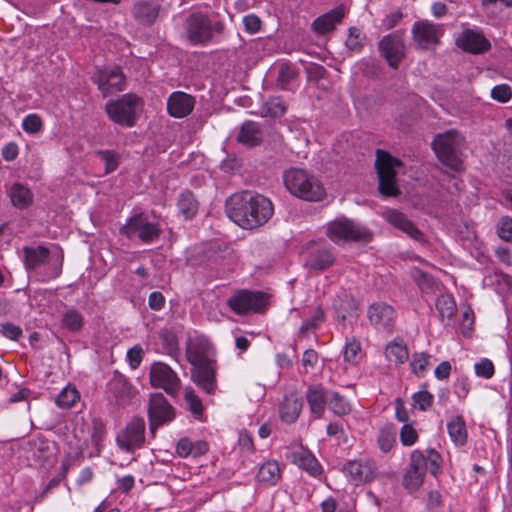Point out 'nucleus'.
<instances>
[{
    "mask_svg": "<svg viewBox=\"0 0 512 512\" xmlns=\"http://www.w3.org/2000/svg\"><path fill=\"white\" fill-rule=\"evenodd\" d=\"M297 71L290 63H281L278 67L277 84L281 89H286L289 83L296 77Z\"/></svg>",
    "mask_w": 512,
    "mask_h": 512,
    "instance_id": "a18cd8bd",
    "label": "nucleus"
},
{
    "mask_svg": "<svg viewBox=\"0 0 512 512\" xmlns=\"http://www.w3.org/2000/svg\"><path fill=\"white\" fill-rule=\"evenodd\" d=\"M436 308L439 311L442 319H450L454 316L457 309L454 298L447 294H442L437 297Z\"/></svg>",
    "mask_w": 512,
    "mask_h": 512,
    "instance_id": "79ce46f5",
    "label": "nucleus"
},
{
    "mask_svg": "<svg viewBox=\"0 0 512 512\" xmlns=\"http://www.w3.org/2000/svg\"><path fill=\"white\" fill-rule=\"evenodd\" d=\"M498 235L505 241H512V219L502 217L498 224Z\"/></svg>",
    "mask_w": 512,
    "mask_h": 512,
    "instance_id": "13d9d810",
    "label": "nucleus"
},
{
    "mask_svg": "<svg viewBox=\"0 0 512 512\" xmlns=\"http://www.w3.org/2000/svg\"><path fill=\"white\" fill-rule=\"evenodd\" d=\"M323 318L324 313L320 308H318L314 316L311 317V319L306 320L302 323L300 327V332L305 334L308 331L315 329L319 325V323L323 321Z\"/></svg>",
    "mask_w": 512,
    "mask_h": 512,
    "instance_id": "680f3d73",
    "label": "nucleus"
},
{
    "mask_svg": "<svg viewBox=\"0 0 512 512\" xmlns=\"http://www.w3.org/2000/svg\"><path fill=\"white\" fill-rule=\"evenodd\" d=\"M411 34L417 49L431 51L440 44L444 28L442 24L419 20L414 22Z\"/></svg>",
    "mask_w": 512,
    "mask_h": 512,
    "instance_id": "9b49d317",
    "label": "nucleus"
},
{
    "mask_svg": "<svg viewBox=\"0 0 512 512\" xmlns=\"http://www.w3.org/2000/svg\"><path fill=\"white\" fill-rule=\"evenodd\" d=\"M192 441L187 438H181L176 446V453L182 458H187L191 455Z\"/></svg>",
    "mask_w": 512,
    "mask_h": 512,
    "instance_id": "338daca9",
    "label": "nucleus"
},
{
    "mask_svg": "<svg viewBox=\"0 0 512 512\" xmlns=\"http://www.w3.org/2000/svg\"><path fill=\"white\" fill-rule=\"evenodd\" d=\"M146 423L142 417H133L116 436L118 448L127 453H134L145 444Z\"/></svg>",
    "mask_w": 512,
    "mask_h": 512,
    "instance_id": "1a4fd4ad",
    "label": "nucleus"
},
{
    "mask_svg": "<svg viewBox=\"0 0 512 512\" xmlns=\"http://www.w3.org/2000/svg\"><path fill=\"white\" fill-rule=\"evenodd\" d=\"M401 165L402 162L388 152L377 150L375 168L379 178V191L382 195L392 197L400 193L396 184L395 169Z\"/></svg>",
    "mask_w": 512,
    "mask_h": 512,
    "instance_id": "423d86ee",
    "label": "nucleus"
},
{
    "mask_svg": "<svg viewBox=\"0 0 512 512\" xmlns=\"http://www.w3.org/2000/svg\"><path fill=\"white\" fill-rule=\"evenodd\" d=\"M345 16V8L340 5L327 13L319 16L312 23L314 31L318 34H326L333 31Z\"/></svg>",
    "mask_w": 512,
    "mask_h": 512,
    "instance_id": "393cba45",
    "label": "nucleus"
},
{
    "mask_svg": "<svg viewBox=\"0 0 512 512\" xmlns=\"http://www.w3.org/2000/svg\"><path fill=\"white\" fill-rule=\"evenodd\" d=\"M418 434L409 424H404L400 431V440L404 446H410L416 442Z\"/></svg>",
    "mask_w": 512,
    "mask_h": 512,
    "instance_id": "4d7b16f0",
    "label": "nucleus"
},
{
    "mask_svg": "<svg viewBox=\"0 0 512 512\" xmlns=\"http://www.w3.org/2000/svg\"><path fill=\"white\" fill-rule=\"evenodd\" d=\"M403 36L404 33L400 30H397L384 36L379 42V50L381 55L393 68H397L405 57V44Z\"/></svg>",
    "mask_w": 512,
    "mask_h": 512,
    "instance_id": "2eb2a0df",
    "label": "nucleus"
},
{
    "mask_svg": "<svg viewBox=\"0 0 512 512\" xmlns=\"http://www.w3.org/2000/svg\"><path fill=\"white\" fill-rule=\"evenodd\" d=\"M396 442V431L391 427L382 428L377 436V444L379 449L387 453L389 452Z\"/></svg>",
    "mask_w": 512,
    "mask_h": 512,
    "instance_id": "c03bdc74",
    "label": "nucleus"
},
{
    "mask_svg": "<svg viewBox=\"0 0 512 512\" xmlns=\"http://www.w3.org/2000/svg\"><path fill=\"white\" fill-rule=\"evenodd\" d=\"M195 97L182 91L173 92L167 99V112L174 118H184L194 109Z\"/></svg>",
    "mask_w": 512,
    "mask_h": 512,
    "instance_id": "4be33fe9",
    "label": "nucleus"
},
{
    "mask_svg": "<svg viewBox=\"0 0 512 512\" xmlns=\"http://www.w3.org/2000/svg\"><path fill=\"white\" fill-rule=\"evenodd\" d=\"M161 6L154 0L139 1L134 4L132 14L144 26H151L158 18Z\"/></svg>",
    "mask_w": 512,
    "mask_h": 512,
    "instance_id": "b1692460",
    "label": "nucleus"
},
{
    "mask_svg": "<svg viewBox=\"0 0 512 512\" xmlns=\"http://www.w3.org/2000/svg\"><path fill=\"white\" fill-rule=\"evenodd\" d=\"M427 460V469L429 468L432 475L437 476L440 472L441 468V462L442 458L441 455L435 451L430 450L428 456L426 457Z\"/></svg>",
    "mask_w": 512,
    "mask_h": 512,
    "instance_id": "bf43d9fd",
    "label": "nucleus"
},
{
    "mask_svg": "<svg viewBox=\"0 0 512 512\" xmlns=\"http://www.w3.org/2000/svg\"><path fill=\"white\" fill-rule=\"evenodd\" d=\"M385 354L390 362L395 364H403L409 357L407 346L400 341H392L386 346Z\"/></svg>",
    "mask_w": 512,
    "mask_h": 512,
    "instance_id": "c9c22d12",
    "label": "nucleus"
},
{
    "mask_svg": "<svg viewBox=\"0 0 512 512\" xmlns=\"http://www.w3.org/2000/svg\"><path fill=\"white\" fill-rule=\"evenodd\" d=\"M1 332L5 337L12 340H17L22 335V329L9 322L1 324Z\"/></svg>",
    "mask_w": 512,
    "mask_h": 512,
    "instance_id": "0e129e2a",
    "label": "nucleus"
},
{
    "mask_svg": "<svg viewBox=\"0 0 512 512\" xmlns=\"http://www.w3.org/2000/svg\"><path fill=\"white\" fill-rule=\"evenodd\" d=\"M447 429L449 436L455 445L463 446L467 442L466 425L461 416H455L451 421H449Z\"/></svg>",
    "mask_w": 512,
    "mask_h": 512,
    "instance_id": "f704fd0d",
    "label": "nucleus"
},
{
    "mask_svg": "<svg viewBox=\"0 0 512 512\" xmlns=\"http://www.w3.org/2000/svg\"><path fill=\"white\" fill-rule=\"evenodd\" d=\"M328 394L330 391L325 390L321 386H312L308 389L306 399L311 413L320 418L325 410V404L328 403Z\"/></svg>",
    "mask_w": 512,
    "mask_h": 512,
    "instance_id": "c756f323",
    "label": "nucleus"
},
{
    "mask_svg": "<svg viewBox=\"0 0 512 512\" xmlns=\"http://www.w3.org/2000/svg\"><path fill=\"white\" fill-rule=\"evenodd\" d=\"M8 194L12 205L18 209H25L33 202V194L30 189L20 183H14Z\"/></svg>",
    "mask_w": 512,
    "mask_h": 512,
    "instance_id": "2f4dec72",
    "label": "nucleus"
},
{
    "mask_svg": "<svg viewBox=\"0 0 512 512\" xmlns=\"http://www.w3.org/2000/svg\"><path fill=\"white\" fill-rule=\"evenodd\" d=\"M456 45L465 52L481 54L490 49V42L480 32L464 30L457 38Z\"/></svg>",
    "mask_w": 512,
    "mask_h": 512,
    "instance_id": "412c9836",
    "label": "nucleus"
},
{
    "mask_svg": "<svg viewBox=\"0 0 512 512\" xmlns=\"http://www.w3.org/2000/svg\"><path fill=\"white\" fill-rule=\"evenodd\" d=\"M177 205L185 219L194 218L199 208V202L190 190H185L180 194Z\"/></svg>",
    "mask_w": 512,
    "mask_h": 512,
    "instance_id": "473e14b6",
    "label": "nucleus"
},
{
    "mask_svg": "<svg viewBox=\"0 0 512 512\" xmlns=\"http://www.w3.org/2000/svg\"><path fill=\"white\" fill-rule=\"evenodd\" d=\"M243 23L245 26V30L250 34L258 32L261 28V20L258 16L254 14L246 15L243 18Z\"/></svg>",
    "mask_w": 512,
    "mask_h": 512,
    "instance_id": "e2e57ef3",
    "label": "nucleus"
},
{
    "mask_svg": "<svg viewBox=\"0 0 512 512\" xmlns=\"http://www.w3.org/2000/svg\"><path fill=\"white\" fill-rule=\"evenodd\" d=\"M365 35L356 27L349 29V35L346 39V46L351 51H360L363 47Z\"/></svg>",
    "mask_w": 512,
    "mask_h": 512,
    "instance_id": "09e8293b",
    "label": "nucleus"
},
{
    "mask_svg": "<svg viewBox=\"0 0 512 512\" xmlns=\"http://www.w3.org/2000/svg\"><path fill=\"white\" fill-rule=\"evenodd\" d=\"M491 97L501 103L508 102L512 97V88L508 84L496 85L491 90Z\"/></svg>",
    "mask_w": 512,
    "mask_h": 512,
    "instance_id": "603ef678",
    "label": "nucleus"
},
{
    "mask_svg": "<svg viewBox=\"0 0 512 512\" xmlns=\"http://www.w3.org/2000/svg\"><path fill=\"white\" fill-rule=\"evenodd\" d=\"M433 403V395L427 390H420L413 395V406L421 411L427 410Z\"/></svg>",
    "mask_w": 512,
    "mask_h": 512,
    "instance_id": "8fccbe9b",
    "label": "nucleus"
},
{
    "mask_svg": "<svg viewBox=\"0 0 512 512\" xmlns=\"http://www.w3.org/2000/svg\"><path fill=\"white\" fill-rule=\"evenodd\" d=\"M23 251V262L27 271L36 270L37 268L44 265L50 255V250L42 245L37 247L25 246Z\"/></svg>",
    "mask_w": 512,
    "mask_h": 512,
    "instance_id": "bb28decb",
    "label": "nucleus"
},
{
    "mask_svg": "<svg viewBox=\"0 0 512 512\" xmlns=\"http://www.w3.org/2000/svg\"><path fill=\"white\" fill-rule=\"evenodd\" d=\"M213 347L210 341L197 336L189 339L186 348V357L192 366L212 363Z\"/></svg>",
    "mask_w": 512,
    "mask_h": 512,
    "instance_id": "6ab92c4d",
    "label": "nucleus"
},
{
    "mask_svg": "<svg viewBox=\"0 0 512 512\" xmlns=\"http://www.w3.org/2000/svg\"><path fill=\"white\" fill-rule=\"evenodd\" d=\"M386 219L391 225L403 231L412 239L417 241L424 240L423 233L403 213L397 210H390L386 214Z\"/></svg>",
    "mask_w": 512,
    "mask_h": 512,
    "instance_id": "a878e982",
    "label": "nucleus"
},
{
    "mask_svg": "<svg viewBox=\"0 0 512 512\" xmlns=\"http://www.w3.org/2000/svg\"><path fill=\"white\" fill-rule=\"evenodd\" d=\"M107 389L116 403L122 406L128 404L137 393L129 379L117 371L114 372L113 377L108 382Z\"/></svg>",
    "mask_w": 512,
    "mask_h": 512,
    "instance_id": "aec40b11",
    "label": "nucleus"
},
{
    "mask_svg": "<svg viewBox=\"0 0 512 512\" xmlns=\"http://www.w3.org/2000/svg\"><path fill=\"white\" fill-rule=\"evenodd\" d=\"M474 368L477 376L486 379L491 378L495 372L494 364L487 358H484L480 362L476 363Z\"/></svg>",
    "mask_w": 512,
    "mask_h": 512,
    "instance_id": "5fc2aeb1",
    "label": "nucleus"
},
{
    "mask_svg": "<svg viewBox=\"0 0 512 512\" xmlns=\"http://www.w3.org/2000/svg\"><path fill=\"white\" fill-rule=\"evenodd\" d=\"M327 236L335 243L341 241L369 242L371 232L347 218H338L327 226Z\"/></svg>",
    "mask_w": 512,
    "mask_h": 512,
    "instance_id": "0eeeda50",
    "label": "nucleus"
},
{
    "mask_svg": "<svg viewBox=\"0 0 512 512\" xmlns=\"http://www.w3.org/2000/svg\"><path fill=\"white\" fill-rule=\"evenodd\" d=\"M328 406L338 416H345L351 412V405L338 392L330 391V394H328Z\"/></svg>",
    "mask_w": 512,
    "mask_h": 512,
    "instance_id": "58836bf2",
    "label": "nucleus"
},
{
    "mask_svg": "<svg viewBox=\"0 0 512 512\" xmlns=\"http://www.w3.org/2000/svg\"><path fill=\"white\" fill-rule=\"evenodd\" d=\"M367 317L370 324L378 331L392 333L396 320V311L391 305L385 302H375L369 306Z\"/></svg>",
    "mask_w": 512,
    "mask_h": 512,
    "instance_id": "f3484780",
    "label": "nucleus"
},
{
    "mask_svg": "<svg viewBox=\"0 0 512 512\" xmlns=\"http://www.w3.org/2000/svg\"><path fill=\"white\" fill-rule=\"evenodd\" d=\"M281 477L280 468L276 461H267L261 465L257 480L265 485H275Z\"/></svg>",
    "mask_w": 512,
    "mask_h": 512,
    "instance_id": "72a5a7b5",
    "label": "nucleus"
},
{
    "mask_svg": "<svg viewBox=\"0 0 512 512\" xmlns=\"http://www.w3.org/2000/svg\"><path fill=\"white\" fill-rule=\"evenodd\" d=\"M344 472L353 484L359 485L375 479L377 466L371 459L353 460L344 466Z\"/></svg>",
    "mask_w": 512,
    "mask_h": 512,
    "instance_id": "a211bd4d",
    "label": "nucleus"
},
{
    "mask_svg": "<svg viewBox=\"0 0 512 512\" xmlns=\"http://www.w3.org/2000/svg\"><path fill=\"white\" fill-rule=\"evenodd\" d=\"M237 140L247 147L259 146L263 141L261 125L253 121L244 122L238 133Z\"/></svg>",
    "mask_w": 512,
    "mask_h": 512,
    "instance_id": "cd10ccee",
    "label": "nucleus"
},
{
    "mask_svg": "<svg viewBox=\"0 0 512 512\" xmlns=\"http://www.w3.org/2000/svg\"><path fill=\"white\" fill-rule=\"evenodd\" d=\"M227 304L232 311L239 315L249 312L258 313L265 309L267 298L263 292L240 290L228 299Z\"/></svg>",
    "mask_w": 512,
    "mask_h": 512,
    "instance_id": "ddd939ff",
    "label": "nucleus"
},
{
    "mask_svg": "<svg viewBox=\"0 0 512 512\" xmlns=\"http://www.w3.org/2000/svg\"><path fill=\"white\" fill-rule=\"evenodd\" d=\"M148 305L152 310H161L165 305V297L159 291H154L149 295Z\"/></svg>",
    "mask_w": 512,
    "mask_h": 512,
    "instance_id": "69168bd1",
    "label": "nucleus"
},
{
    "mask_svg": "<svg viewBox=\"0 0 512 512\" xmlns=\"http://www.w3.org/2000/svg\"><path fill=\"white\" fill-rule=\"evenodd\" d=\"M144 351L141 346H134L127 352V359L132 369H137L142 362Z\"/></svg>",
    "mask_w": 512,
    "mask_h": 512,
    "instance_id": "052dcab7",
    "label": "nucleus"
},
{
    "mask_svg": "<svg viewBox=\"0 0 512 512\" xmlns=\"http://www.w3.org/2000/svg\"><path fill=\"white\" fill-rule=\"evenodd\" d=\"M266 114L271 117H280L285 114L286 106L280 98H271L266 103Z\"/></svg>",
    "mask_w": 512,
    "mask_h": 512,
    "instance_id": "3c124183",
    "label": "nucleus"
},
{
    "mask_svg": "<svg viewBox=\"0 0 512 512\" xmlns=\"http://www.w3.org/2000/svg\"><path fill=\"white\" fill-rule=\"evenodd\" d=\"M335 262L333 254L326 249L311 252L305 262V266L311 270L322 271L331 267Z\"/></svg>",
    "mask_w": 512,
    "mask_h": 512,
    "instance_id": "7c9ffc66",
    "label": "nucleus"
},
{
    "mask_svg": "<svg viewBox=\"0 0 512 512\" xmlns=\"http://www.w3.org/2000/svg\"><path fill=\"white\" fill-rule=\"evenodd\" d=\"M427 470L426 456L419 450H414L410 455V463L403 477V485L410 492H414L424 482Z\"/></svg>",
    "mask_w": 512,
    "mask_h": 512,
    "instance_id": "dca6fc26",
    "label": "nucleus"
},
{
    "mask_svg": "<svg viewBox=\"0 0 512 512\" xmlns=\"http://www.w3.org/2000/svg\"><path fill=\"white\" fill-rule=\"evenodd\" d=\"M120 233L129 239L138 238L141 242L150 244L159 238L161 228L157 223L149 222L142 213H139L127 220L121 227Z\"/></svg>",
    "mask_w": 512,
    "mask_h": 512,
    "instance_id": "6e6552de",
    "label": "nucleus"
},
{
    "mask_svg": "<svg viewBox=\"0 0 512 512\" xmlns=\"http://www.w3.org/2000/svg\"><path fill=\"white\" fill-rule=\"evenodd\" d=\"M92 81L97 85L103 97L123 91L126 83L119 66L97 69L92 76Z\"/></svg>",
    "mask_w": 512,
    "mask_h": 512,
    "instance_id": "4468645a",
    "label": "nucleus"
},
{
    "mask_svg": "<svg viewBox=\"0 0 512 512\" xmlns=\"http://www.w3.org/2000/svg\"><path fill=\"white\" fill-rule=\"evenodd\" d=\"M293 461L299 467L307 470L312 475L319 471V465L315 457L307 450H301L293 453Z\"/></svg>",
    "mask_w": 512,
    "mask_h": 512,
    "instance_id": "4c0bfd02",
    "label": "nucleus"
},
{
    "mask_svg": "<svg viewBox=\"0 0 512 512\" xmlns=\"http://www.w3.org/2000/svg\"><path fill=\"white\" fill-rule=\"evenodd\" d=\"M176 411L162 393H152L149 396L148 419L149 429L152 437H155L156 430L174 420Z\"/></svg>",
    "mask_w": 512,
    "mask_h": 512,
    "instance_id": "9d476101",
    "label": "nucleus"
},
{
    "mask_svg": "<svg viewBox=\"0 0 512 512\" xmlns=\"http://www.w3.org/2000/svg\"><path fill=\"white\" fill-rule=\"evenodd\" d=\"M96 155L105 163V174L115 171L119 166V154L114 150H97Z\"/></svg>",
    "mask_w": 512,
    "mask_h": 512,
    "instance_id": "de8ad7c7",
    "label": "nucleus"
},
{
    "mask_svg": "<svg viewBox=\"0 0 512 512\" xmlns=\"http://www.w3.org/2000/svg\"><path fill=\"white\" fill-rule=\"evenodd\" d=\"M286 189L295 197L305 201L319 202L326 197L322 182L312 173L301 168H290L283 172Z\"/></svg>",
    "mask_w": 512,
    "mask_h": 512,
    "instance_id": "f03ea898",
    "label": "nucleus"
},
{
    "mask_svg": "<svg viewBox=\"0 0 512 512\" xmlns=\"http://www.w3.org/2000/svg\"><path fill=\"white\" fill-rule=\"evenodd\" d=\"M42 120L37 114H29L23 120L22 127L27 133H37L42 129Z\"/></svg>",
    "mask_w": 512,
    "mask_h": 512,
    "instance_id": "864d4df0",
    "label": "nucleus"
},
{
    "mask_svg": "<svg viewBox=\"0 0 512 512\" xmlns=\"http://www.w3.org/2000/svg\"><path fill=\"white\" fill-rule=\"evenodd\" d=\"M149 381L153 388L162 389L171 397H176L181 388L177 373L163 362H154L151 365Z\"/></svg>",
    "mask_w": 512,
    "mask_h": 512,
    "instance_id": "f8f14e48",
    "label": "nucleus"
},
{
    "mask_svg": "<svg viewBox=\"0 0 512 512\" xmlns=\"http://www.w3.org/2000/svg\"><path fill=\"white\" fill-rule=\"evenodd\" d=\"M184 398L187 402L189 410L196 419H201L203 415V406L201 399L196 395L195 391L191 387L185 388Z\"/></svg>",
    "mask_w": 512,
    "mask_h": 512,
    "instance_id": "49530a36",
    "label": "nucleus"
},
{
    "mask_svg": "<svg viewBox=\"0 0 512 512\" xmlns=\"http://www.w3.org/2000/svg\"><path fill=\"white\" fill-rule=\"evenodd\" d=\"M463 137L456 130L437 134L432 142V149L438 160L454 171H460L462 160L460 150Z\"/></svg>",
    "mask_w": 512,
    "mask_h": 512,
    "instance_id": "20e7f679",
    "label": "nucleus"
},
{
    "mask_svg": "<svg viewBox=\"0 0 512 512\" xmlns=\"http://www.w3.org/2000/svg\"><path fill=\"white\" fill-rule=\"evenodd\" d=\"M18 155V146L14 142L7 143L2 149V156L6 161H13Z\"/></svg>",
    "mask_w": 512,
    "mask_h": 512,
    "instance_id": "774afa93",
    "label": "nucleus"
},
{
    "mask_svg": "<svg viewBox=\"0 0 512 512\" xmlns=\"http://www.w3.org/2000/svg\"><path fill=\"white\" fill-rule=\"evenodd\" d=\"M62 326L70 332H78L83 327V316L76 309H68L62 316Z\"/></svg>",
    "mask_w": 512,
    "mask_h": 512,
    "instance_id": "ea45409f",
    "label": "nucleus"
},
{
    "mask_svg": "<svg viewBox=\"0 0 512 512\" xmlns=\"http://www.w3.org/2000/svg\"><path fill=\"white\" fill-rule=\"evenodd\" d=\"M80 398V394L75 387H65L56 397L55 403L62 409L71 408Z\"/></svg>",
    "mask_w": 512,
    "mask_h": 512,
    "instance_id": "a19ab883",
    "label": "nucleus"
},
{
    "mask_svg": "<svg viewBox=\"0 0 512 512\" xmlns=\"http://www.w3.org/2000/svg\"><path fill=\"white\" fill-rule=\"evenodd\" d=\"M140 98L133 93L122 95L116 100H110L105 105V111L111 121L124 126L132 127L137 120V108Z\"/></svg>",
    "mask_w": 512,
    "mask_h": 512,
    "instance_id": "39448f33",
    "label": "nucleus"
},
{
    "mask_svg": "<svg viewBox=\"0 0 512 512\" xmlns=\"http://www.w3.org/2000/svg\"><path fill=\"white\" fill-rule=\"evenodd\" d=\"M230 220L243 229H255L266 224L274 213L271 200L259 193L242 191L231 195L225 203Z\"/></svg>",
    "mask_w": 512,
    "mask_h": 512,
    "instance_id": "f257e3e1",
    "label": "nucleus"
},
{
    "mask_svg": "<svg viewBox=\"0 0 512 512\" xmlns=\"http://www.w3.org/2000/svg\"><path fill=\"white\" fill-rule=\"evenodd\" d=\"M191 377L193 382L207 394L215 391V370L212 363L193 366Z\"/></svg>",
    "mask_w": 512,
    "mask_h": 512,
    "instance_id": "5701e85b",
    "label": "nucleus"
},
{
    "mask_svg": "<svg viewBox=\"0 0 512 512\" xmlns=\"http://www.w3.org/2000/svg\"><path fill=\"white\" fill-rule=\"evenodd\" d=\"M411 276L421 291L425 293H433L438 289V282L431 275L420 269H413Z\"/></svg>",
    "mask_w": 512,
    "mask_h": 512,
    "instance_id": "e433bc0d",
    "label": "nucleus"
},
{
    "mask_svg": "<svg viewBox=\"0 0 512 512\" xmlns=\"http://www.w3.org/2000/svg\"><path fill=\"white\" fill-rule=\"evenodd\" d=\"M303 402L296 393L286 395L280 404V417L285 423H294L302 410Z\"/></svg>",
    "mask_w": 512,
    "mask_h": 512,
    "instance_id": "c85d7f7f",
    "label": "nucleus"
},
{
    "mask_svg": "<svg viewBox=\"0 0 512 512\" xmlns=\"http://www.w3.org/2000/svg\"><path fill=\"white\" fill-rule=\"evenodd\" d=\"M429 355L425 353L414 354L411 362L412 370L417 375H422L429 365Z\"/></svg>",
    "mask_w": 512,
    "mask_h": 512,
    "instance_id": "6e6d98bb",
    "label": "nucleus"
},
{
    "mask_svg": "<svg viewBox=\"0 0 512 512\" xmlns=\"http://www.w3.org/2000/svg\"><path fill=\"white\" fill-rule=\"evenodd\" d=\"M183 28L192 45H206L221 35L225 26L216 15L194 11L186 17Z\"/></svg>",
    "mask_w": 512,
    "mask_h": 512,
    "instance_id": "7ed1b4c3",
    "label": "nucleus"
},
{
    "mask_svg": "<svg viewBox=\"0 0 512 512\" xmlns=\"http://www.w3.org/2000/svg\"><path fill=\"white\" fill-rule=\"evenodd\" d=\"M343 356L351 364H356L361 359V344L355 337L346 340Z\"/></svg>",
    "mask_w": 512,
    "mask_h": 512,
    "instance_id": "37998d69",
    "label": "nucleus"
}]
</instances>
